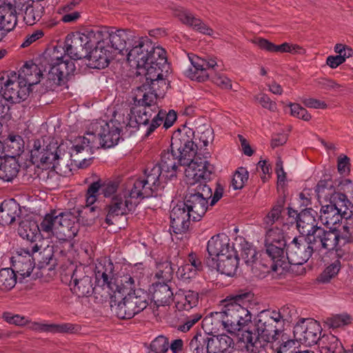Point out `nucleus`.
<instances>
[{"mask_svg":"<svg viewBox=\"0 0 353 353\" xmlns=\"http://www.w3.org/2000/svg\"><path fill=\"white\" fill-rule=\"evenodd\" d=\"M194 132L188 129L179 130L171 139V151L161 153V162L157 163L165 174V177L172 179L176 176L179 165L185 166V176L188 181L208 179L214 171L213 165L197 154L198 147L193 141Z\"/></svg>","mask_w":353,"mask_h":353,"instance_id":"f257e3e1","label":"nucleus"},{"mask_svg":"<svg viewBox=\"0 0 353 353\" xmlns=\"http://www.w3.org/2000/svg\"><path fill=\"white\" fill-rule=\"evenodd\" d=\"M58 53L54 50L48 59H45L42 63L43 70L32 62L26 63L17 79L29 88L38 83L41 77L46 79V87L50 90L64 85L74 75L76 66L72 61L59 57Z\"/></svg>","mask_w":353,"mask_h":353,"instance_id":"f03ea898","label":"nucleus"},{"mask_svg":"<svg viewBox=\"0 0 353 353\" xmlns=\"http://www.w3.org/2000/svg\"><path fill=\"white\" fill-rule=\"evenodd\" d=\"M122 125L116 119L97 120L90 123L83 137H79L77 143L71 148L70 157L76 165L83 167L86 163V157L81 153L92 152V149L109 148L117 145L121 138Z\"/></svg>","mask_w":353,"mask_h":353,"instance_id":"7ed1b4c3","label":"nucleus"},{"mask_svg":"<svg viewBox=\"0 0 353 353\" xmlns=\"http://www.w3.org/2000/svg\"><path fill=\"white\" fill-rule=\"evenodd\" d=\"M281 318L271 310L260 312L254 319V333L247 330L243 335L245 350L248 353H259L263 347L261 341L266 343L278 341L284 327Z\"/></svg>","mask_w":353,"mask_h":353,"instance_id":"20e7f679","label":"nucleus"},{"mask_svg":"<svg viewBox=\"0 0 353 353\" xmlns=\"http://www.w3.org/2000/svg\"><path fill=\"white\" fill-rule=\"evenodd\" d=\"M127 61L138 70L137 74L141 76L147 69L156 67L168 68L165 50L155 44L147 37L134 39L127 53Z\"/></svg>","mask_w":353,"mask_h":353,"instance_id":"39448f33","label":"nucleus"},{"mask_svg":"<svg viewBox=\"0 0 353 353\" xmlns=\"http://www.w3.org/2000/svg\"><path fill=\"white\" fill-rule=\"evenodd\" d=\"M148 72L143 73L141 81V85L138 86L135 94L142 103L154 105L159 97H163L168 88L167 77L170 73V67L164 69L163 67H156L147 69Z\"/></svg>","mask_w":353,"mask_h":353,"instance_id":"423d86ee","label":"nucleus"},{"mask_svg":"<svg viewBox=\"0 0 353 353\" xmlns=\"http://www.w3.org/2000/svg\"><path fill=\"white\" fill-rule=\"evenodd\" d=\"M254 294L250 291L240 292L228 300L223 312L228 322L229 333L236 334L252 321V314L248 306L252 301Z\"/></svg>","mask_w":353,"mask_h":353,"instance_id":"0eeeda50","label":"nucleus"},{"mask_svg":"<svg viewBox=\"0 0 353 353\" xmlns=\"http://www.w3.org/2000/svg\"><path fill=\"white\" fill-rule=\"evenodd\" d=\"M264 243L265 253L272 261V270L282 274L288 268V245L283 230L278 227L268 228Z\"/></svg>","mask_w":353,"mask_h":353,"instance_id":"6e6552de","label":"nucleus"},{"mask_svg":"<svg viewBox=\"0 0 353 353\" xmlns=\"http://www.w3.org/2000/svg\"><path fill=\"white\" fill-rule=\"evenodd\" d=\"M165 174L160 169L159 165L152 168H147L144 176L137 179H129L127 187L129 190V196L131 198L143 199L157 195V190L160 187V176Z\"/></svg>","mask_w":353,"mask_h":353,"instance_id":"1a4fd4ad","label":"nucleus"},{"mask_svg":"<svg viewBox=\"0 0 353 353\" xmlns=\"http://www.w3.org/2000/svg\"><path fill=\"white\" fill-rule=\"evenodd\" d=\"M116 294L111 297L110 307L118 318L128 319L141 312L148 305V294L141 289L130 291L121 300Z\"/></svg>","mask_w":353,"mask_h":353,"instance_id":"9d476101","label":"nucleus"},{"mask_svg":"<svg viewBox=\"0 0 353 353\" xmlns=\"http://www.w3.org/2000/svg\"><path fill=\"white\" fill-rule=\"evenodd\" d=\"M128 192L129 190L125 182L122 192L113 195L105 205V210L107 214L105 221L108 225L114 224L118 216L128 214L134 210L136 204L132 203L133 198L129 196Z\"/></svg>","mask_w":353,"mask_h":353,"instance_id":"9b49d317","label":"nucleus"},{"mask_svg":"<svg viewBox=\"0 0 353 353\" xmlns=\"http://www.w3.org/2000/svg\"><path fill=\"white\" fill-rule=\"evenodd\" d=\"M93 273L88 266L80 265L73 270L70 279V290L79 298L89 297L94 288L92 282Z\"/></svg>","mask_w":353,"mask_h":353,"instance_id":"f8f14e48","label":"nucleus"},{"mask_svg":"<svg viewBox=\"0 0 353 353\" xmlns=\"http://www.w3.org/2000/svg\"><path fill=\"white\" fill-rule=\"evenodd\" d=\"M30 88L17 79L16 74L5 80L0 78V96L10 103H19L25 101L30 94Z\"/></svg>","mask_w":353,"mask_h":353,"instance_id":"ddd939ff","label":"nucleus"},{"mask_svg":"<svg viewBox=\"0 0 353 353\" xmlns=\"http://www.w3.org/2000/svg\"><path fill=\"white\" fill-rule=\"evenodd\" d=\"M57 143L50 142L45 144L44 141L37 139L34 141L31 150V160L34 163H40L41 165H53L58 163L59 154Z\"/></svg>","mask_w":353,"mask_h":353,"instance_id":"4468645a","label":"nucleus"},{"mask_svg":"<svg viewBox=\"0 0 353 353\" xmlns=\"http://www.w3.org/2000/svg\"><path fill=\"white\" fill-rule=\"evenodd\" d=\"M321 331V327L316 321L302 319L294 327L293 333L296 341L312 345L320 341Z\"/></svg>","mask_w":353,"mask_h":353,"instance_id":"2eb2a0df","label":"nucleus"},{"mask_svg":"<svg viewBox=\"0 0 353 353\" xmlns=\"http://www.w3.org/2000/svg\"><path fill=\"white\" fill-rule=\"evenodd\" d=\"M313 252L312 247L304 236L295 237L287 246L288 265H302L309 260Z\"/></svg>","mask_w":353,"mask_h":353,"instance_id":"dca6fc26","label":"nucleus"},{"mask_svg":"<svg viewBox=\"0 0 353 353\" xmlns=\"http://www.w3.org/2000/svg\"><path fill=\"white\" fill-rule=\"evenodd\" d=\"M188 57L193 68L188 69L185 74L192 80L205 81L210 76L208 70L214 69L218 65L213 58L203 59L194 54L188 55Z\"/></svg>","mask_w":353,"mask_h":353,"instance_id":"f3484780","label":"nucleus"},{"mask_svg":"<svg viewBox=\"0 0 353 353\" xmlns=\"http://www.w3.org/2000/svg\"><path fill=\"white\" fill-rule=\"evenodd\" d=\"M108 42H105L108 48L112 49V53L123 54V50L128 52L130 49L134 41L137 37L134 32L130 30H117L115 32H108L107 39Z\"/></svg>","mask_w":353,"mask_h":353,"instance_id":"a211bd4d","label":"nucleus"},{"mask_svg":"<svg viewBox=\"0 0 353 353\" xmlns=\"http://www.w3.org/2000/svg\"><path fill=\"white\" fill-rule=\"evenodd\" d=\"M95 279L99 284L106 285L112 292L116 293L119 286L115 283L114 266L110 259H101L95 267Z\"/></svg>","mask_w":353,"mask_h":353,"instance_id":"6ab92c4d","label":"nucleus"},{"mask_svg":"<svg viewBox=\"0 0 353 353\" xmlns=\"http://www.w3.org/2000/svg\"><path fill=\"white\" fill-rule=\"evenodd\" d=\"M134 103L141 108L137 112V114L134 117L130 116L129 121L127 124L130 128H140L141 126H146L149 125L150 121L152 120L154 116H155L159 112V107L157 102H154V105L148 103H142L141 101L137 98V95L135 94L134 97Z\"/></svg>","mask_w":353,"mask_h":353,"instance_id":"aec40b11","label":"nucleus"},{"mask_svg":"<svg viewBox=\"0 0 353 353\" xmlns=\"http://www.w3.org/2000/svg\"><path fill=\"white\" fill-rule=\"evenodd\" d=\"M234 248L233 245L230 244V239L228 235L221 233L213 236L208 241L207 244V251L208 256L206 259H213L216 260L227 254H233Z\"/></svg>","mask_w":353,"mask_h":353,"instance_id":"412c9836","label":"nucleus"},{"mask_svg":"<svg viewBox=\"0 0 353 353\" xmlns=\"http://www.w3.org/2000/svg\"><path fill=\"white\" fill-rule=\"evenodd\" d=\"M210 176H211V174ZM210 179V177L208 179H201L198 181H193V179L188 181L192 185L197 184L195 188L190 187L188 189V192L195 194V195L208 201L209 199H211L210 205H214L222 197L223 188L220 184L216 183V188L213 194L212 188L206 183Z\"/></svg>","mask_w":353,"mask_h":353,"instance_id":"4be33fe9","label":"nucleus"},{"mask_svg":"<svg viewBox=\"0 0 353 353\" xmlns=\"http://www.w3.org/2000/svg\"><path fill=\"white\" fill-rule=\"evenodd\" d=\"M65 52L70 58V59H65V56H62L64 60H79L86 58L88 56V50H90L89 46H87L85 41L79 32L68 34L66 37L65 43ZM74 64V63H73Z\"/></svg>","mask_w":353,"mask_h":353,"instance_id":"5701e85b","label":"nucleus"},{"mask_svg":"<svg viewBox=\"0 0 353 353\" xmlns=\"http://www.w3.org/2000/svg\"><path fill=\"white\" fill-rule=\"evenodd\" d=\"M191 212L183 202L178 203L170 212V226L176 234L184 233L189 229Z\"/></svg>","mask_w":353,"mask_h":353,"instance_id":"b1692460","label":"nucleus"},{"mask_svg":"<svg viewBox=\"0 0 353 353\" xmlns=\"http://www.w3.org/2000/svg\"><path fill=\"white\" fill-rule=\"evenodd\" d=\"M208 266L212 269H216L218 272L229 276H234L238 269L239 257L236 252L233 250V254L228 253L216 260L205 259Z\"/></svg>","mask_w":353,"mask_h":353,"instance_id":"393cba45","label":"nucleus"},{"mask_svg":"<svg viewBox=\"0 0 353 353\" xmlns=\"http://www.w3.org/2000/svg\"><path fill=\"white\" fill-rule=\"evenodd\" d=\"M201 327L206 334L212 336L224 330L229 333L230 330L223 310L207 315L202 321Z\"/></svg>","mask_w":353,"mask_h":353,"instance_id":"a878e982","label":"nucleus"},{"mask_svg":"<svg viewBox=\"0 0 353 353\" xmlns=\"http://www.w3.org/2000/svg\"><path fill=\"white\" fill-rule=\"evenodd\" d=\"M113 57L112 51H110L105 44L100 43L88 53V65L92 68H105Z\"/></svg>","mask_w":353,"mask_h":353,"instance_id":"bb28decb","label":"nucleus"},{"mask_svg":"<svg viewBox=\"0 0 353 353\" xmlns=\"http://www.w3.org/2000/svg\"><path fill=\"white\" fill-rule=\"evenodd\" d=\"M75 216L70 212H63L57 214L56 236L60 239L73 237L76 234L74 228Z\"/></svg>","mask_w":353,"mask_h":353,"instance_id":"cd10ccee","label":"nucleus"},{"mask_svg":"<svg viewBox=\"0 0 353 353\" xmlns=\"http://www.w3.org/2000/svg\"><path fill=\"white\" fill-rule=\"evenodd\" d=\"M233 339L225 334H219L208 338L207 341V353H230L234 347Z\"/></svg>","mask_w":353,"mask_h":353,"instance_id":"c85d7f7f","label":"nucleus"},{"mask_svg":"<svg viewBox=\"0 0 353 353\" xmlns=\"http://www.w3.org/2000/svg\"><path fill=\"white\" fill-rule=\"evenodd\" d=\"M183 203L191 212L193 221H200L208 210V201L190 192L186 194Z\"/></svg>","mask_w":353,"mask_h":353,"instance_id":"c756f323","label":"nucleus"},{"mask_svg":"<svg viewBox=\"0 0 353 353\" xmlns=\"http://www.w3.org/2000/svg\"><path fill=\"white\" fill-rule=\"evenodd\" d=\"M176 15L183 24L191 27L193 30L209 36L213 34L212 28L190 12L181 10L177 11Z\"/></svg>","mask_w":353,"mask_h":353,"instance_id":"7c9ffc66","label":"nucleus"},{"mask_svg":"<svg viewBox=\"0 0 353 353\" xmlns=\"http://www.w3.org/2000/svg\"><path fill=\"white\" fill-rule=\"evenodd\" d=\"M315 214H316V212L311 208H306L299 212V217L296 223L297 229L301 234V236H305L314 230V228L319 227L315 219Z\"/></svg>","mask_w":353,"mask_h":353,"instance_id":"2f4dec72","label":"nucleus"},{"mask_svg":"<svg viewBox=\"0 0 353 353\" xmlns=\"http://www.w3.org/2000/svg\"><path fill=\"white\" fill-rule=\"evenodd\" d=\"M152 287V299L155 303L158 306L170 305L173 301V292L168 283H156Z\"/></svg>","mask_w":353,"mask_h":353,"instance_id":"473e14b6","label":"nucleus"},{"mask_svg":"<svg viewBox=\"0 0 353 353\" xmlns=\"http://www.w3.org/2000/svg\"><path fill=\"white\" fill-rule=\"evenodd\" d=\"M79 33L81 34L83 41H85L87 46H89L90 49L94 45L105 44L107 35H108V30L100 28L85 29L83 32H79Z\"/></svg>","mask_w":353,"mask_h":353,"instance_id":"72a5a7b5","label":"nucleus"},{"mask_svg":"<svg viewBox=\"0 0 353 353\" xmlns=\"http://www.w3.org/2000/svg\"><path fill=\"white\" fill-rule=\"evenodd\" d=\"M327 203L338 210V212L343 215L344 219H348L353 216V205L345 194L337 192L330 197Z\"/></svg>","mask_w":353,"mask_h":353,"instance_id":"f704fd0d","label":"nucleus"},{"mask_svg":"<svg viewBox=\"0 0 353 353\" xmlns=\"http://www.w3.org/2000/svg\"><path fill=\"white\" fill-rule=\"evenodd\" d=\"M13 30L17 23V10L9 0H0V23Z\"/></svg>","mask_w":353,"mask_h":353,"instance_id":"c9c22d12","label":"nucleus"},{"mask_svg":"<svg viewBox=\"0 0 353 353\" xmlns=\"http://www.w3.org/2000/svg\"><path fill=\"white\" fill-rule=\"evenodd\" d=\"M163 122V128L168 129L176 120V114L174 110H170L168 113L163 110H159L158 113L154 116L152 122L147 128L146 136H149L155 129Z\"/></svg>","mask_w":353,"mask_h":353,"instance_id":"e433bc0d","label":"nucleus"},{"mask_svg":"<svg viewBox=\"0 0 353 353\" xmlns=\"http://www.w3.org/2000/svg\"><path fill=\"white\" fill-rule=\"evenodd\" d=\"M20 165L14 157L5 159L0 163V179L5 182H11L17 177Z\"/></svg>","mask_w":353,"mask_h":353,"instance_id":"4c0bfd02","label":"nucleus"},{"mask_svg":"<svg viewBox=\"0 0 353 353\" xmlns=\"http://www.w3.org/2000/svg\"><path fill=\"white\" fill-rule=\"evenodd\" d=\"M319 219L323 224L331 228L339 223L344 217L338 210L326 203L321 206Z\"/></svg>","mask_w":353,"mask_h":353,"instance_id":"58836bf2","label":"nucleus"},{"mask_svg":"<svg viewBox=\"0 0 353 353\" xmlns=\"http://www.w3.org/2000/svg\"><path fill=\"white\" fill-rule=\"evenodd\" d=\"M319 347L321 353H346L341 341L333 334L323 335Z\"/></svg>","mask_w":353,"mask_h":353,"instance_id":"ea45409f","label":"nucleus"},{"mask_svg":"<svg viewBox=\"0 0 353 353\" xmlns=\"http://www.w3.org/2000/svg\"><path fill=\"white\" fill-rule=\"evenodd\" d=\"M18 204L14 199L5 200L0 205V224L9 225L15 221Z\"/></svg>","mask_w":353,"mask_h":353,"instance_id":"a19ab883","label":"nucleus"},{"mask_svg":"<svg viewBox=\"0 0 353 353\" xmlns=\"http://www.w3.org/2000/svg\"><path fill=\"white\" fill-rule=\"evenodd\" d=\"M34 260L37 261L38 268L43 270L52 271L57 264L52 247L43 249L34 258Z\"/></svg>","mask_w":353,"mask_h":353,"instance_id":"79ce46f5","label":"nucleus"},{"mask_svg":"<svg viewBox=\"0 0 353 353\" xmlns=\"http://www.w3.org/2000/svg\"><path fill=\"white\" fill-rule=\"evenodd\" d=\"M199 302V294L192 290H188L182 294H176V307L179 310H187L196 306Z\"/></svg>","mask_w":353,"mask_h":353,"instance_id":"37998d69","label":"nucleus"},{"mask_svg":"<svg viewBox=\"0 0 353 353\" xmlns=\"http://www.w3.org/2000/svg\"><path fill=\"white\" fill-rule=\"evenodd\" d=\"M18 233L23 239L33 243L40 236V229L35 221H23L18 228Z\"/></svg>","mask_w":353,"mask_h":353,"instance_id":"c03bdc74","label":"nucleus"},{"mask_svg":"<svg viewBox=\"0 0 353 353\" xmlns=\"http://www.w3.org/2000/svg\"><path fill=\"white\" fill-rule=\"evenodd\" d=\"M23 20L28 26H32L39 21L44 12V6L40 3L32 1L30 6L25 8Z\"/></svg>","mask_w":353,"mask_h":353,"instance_id":"a18cd8bd","label":"nucleus"},{"mask_svg":"<svg viewBox=\"0 0 353 353\" xmlns=\"http://www.w3.org/2000/svg\"><path fill=\"white\" fill-rule=\"evenodd\" d=\"M315 192L318 199L323 200L325 203H327L330 197L337 192L331 179L320 180L315 188Z\"/></svg>","mask_w":353,"mask_h":353,"instance_id":"49530a36","label":"nucleus"},{"mask_svg":"<svg viewBox=\"0 0 353 353\" xmlns=\"http://www.w3.org/2000/svg\"><path fill=\"white\" fill-rule=\"evenodd\" d=\"M17 274L12 268H2L0 270V291L9 292L17 284Z\"/></svg>","mask_w":353,"mask_h":353,"instance_id":"de8ad7c7","label":"nucleus"},{"mask_svg":"<svg viewBox=\"0 0 353 353\" xmlns=\"http://www.w3.org/2000/svg\"><path fill=\"white\" fill-rule=\"evenodd\" d=\"M339 231L337 230H325L323 236L321 248L327 250H339Z\"/></svg>","mask_w":353,"mask_h":353,"instance_id":"09e8293b","label":"nucleus"},{"mask_svg":"<svg viewBox=\"0 0 353 353\" xmlns=\"http://www.w3.org/2000/svg\"><path fill=\"white\" fill-rule=\"evenodd\" d=\"M285 205L284 199H279L270 212L264 217L263 224L265 228L272 226L281 217Z\"/></svg>","mask_w":353,"mask_h":353,"instance_id":"8fccbe9b","label":"nucleus"},{"mask_svg":"<svg viewBox=\"0 0 353 353\" xmlns=\"http://www.w3.org/2000/svg\"><path fill=\"white\" fill-rule=\"evenodd\" d=\"M174 268L170 261H165L159 262L157 265L155 276L161 279L163 282L169 283L173 277Z\"/></svg>","mask_w":353,"mask_h":353,"instance_id":"3c124183","label":"nucleus"},{"mask_svg":"<svg viewBox=\"0 0 353 353\" xmlns=\"http://www.w3.org/2000/svg\"><path fill=\"white\" fill-rule=\"evenodd\" d=\"M57 214L55 210L51 212L50 214H47L41 223H40L39 229L40 232H43L47 233L48 234H56V229H57Z\"/></svg>","mask_w":353,"mask_h":353,"instance_id":"603ef678","label":"nucleus"},{"mask_svg":"<svg viewBox=\"0 0 353 353\" xmlns=\"http://www.w3.org/2000/svg\"><path fill=\"white\" fill-rule=\"evenodd\" d=\"M341 269V262L339 260L328 265L317 277V281L321 283H327L335 277Z\"/></svg>","mask_w":353,"mask_h":353,"instance_id":"864d4df0","label":"nucleus"},{"mask_svg":"<svg viewBox=\"0 0 353 353\" xmlns=\"http://www.w3.org/2000/svg\"><path fill=\"white\" fill-rule=\"evenodd\" d=\"M325 230L321 227H317L304 236L307 243L312 247L313 251L321 248Z\"/></svg>","mask_w":353,"mask_h":353,"instance_id":"5fc2aeb1","label":"nucleus"},{"mask_svg":"<svg viewBox=\"0 0 353 353\" xmlns=\"http://www.w3.org/2000/svg\"><path fill=\"white\" fill-rule=\"evenodd\" d=\"M256 255L257 252L252 245L248 242L241 244V256L247 265L252 266L256 263Z\"/></svg>","mask_w":353,"mask_h":353,"instance_id":"6e6d98bb","label":"nucleus"},{"mask_svg":"<svg viewBox=\"0 0 353 353\" xmlns=\"http://www.w3.org/2000/svg\"><path fill=\"white\" fill-rule=\"evenodd\" d=\"M352 317L347 314H336L327 318L325 323L330 328H339L351 323Z\"/></svg>","mask_w":353,"mask_h":353,"instance_id":"4d7b16f0","label":"nucleus"},{"mask_svg":"<svg viewBox=\"0 0 353 353\" xmlns=\"http://www.w3.org/2000/svg\"><path fill=\"white\" fill-rule=\"evenodd\" d=\"M249 176L248 171L243 167L239 168L234 172L232 180V186L234 190H241L243 188Z\"/></svg>","mask_w":353,"mask_h":353,"instance_id":"13d9d810","label":"nucleus"},{"mask_svg":"<svg viewBox=\"0 0 353 353\" xmlns=\"http://www.w3.org/2000/svg\"><path fill=\"white\" fill-rule=\"evenodd\" d=\"M208 338L203 336L200 332L196 333L189 343L190 350L194 353H203L205 347H207Z\"/></svg>","mask_w":353,"mask_h":353,"instance_id":"bf43d9fd","label":"nucleus"},{"mask_svg":"<svg viewBox=\"0 0 353 353\" xmlns=\"http://www.w3.org/2000/svg\"><path fill=\"white\" fill-rule=\"evenodd\" d=\"M8 147L10 152L14 155H19L23 149V140L19 135H9L8 138Z\"/></svg>","mask_w":353,"mask_h":353,"instance_id":"052dcab7","label":"nucleus"},{"mask_svg":"<svg viewBox=\"0 0 353 353\" xmlns=\"http://www.w3.org/2000/svg\"><path fill=\"white\" fill-rule=\"evenodd\" d=\"M201 318L202 315L198 312L187 315L183 323L177 325V330L184 333L188 332Z\"/></svg>","mask_w":353,"mask_h":353,"instance_id":"680f3d73","label":"nucleus"},{"mask_svg":"<svg viewBox=\"0 0 353 353\" xmlns=\"http://www.w3.org/2000/svg\"><path fill=\"white\" fill-rule=\"evenodd\" d=\"M80 331L79 325L72 323H52V333L75 334Z\"/></svg>","mask_w":353,"mask_h":353,"instance_id":"e2e57ef3","label":"nucleus"},{"mask_svg":"<svg viewBox=\"0 0 353 353\" xmlns=\"http://www.w3.org/2000/svg\"><path fill=\"white\" fill-rule=\"evenodd\" d=\"M169 347L168 339L163 336H159L150 344V349L155 353H165Z\"/></svg>","mask_w":353,"mask_h":353,"instance_id":"0e129e2a","label":"nucleus"},{"mask_svg":"<svg viewBox=\"0 0 353 353\" xmlns=\"http://www.w3.org/2000/svg\"><path fill=\"white\" fill-rule=\"evenodd\" d=\"M102 183L99 180L92 183L86 192V203L89 205L93 204L97 201L99 192L101 191Z\"/></svg>","mask_w":353,"mask_h":353,"instance_id":"69168bd1","label":"nucleus"},{"mask_svg":"<svg viewBox=\"0 0 353 353\" xmlns=\"http://www.w3.org/2000/svg\"><path fill=\"white\" fill-rule=\"evenodd\" d=\"M296 341L292 339L284 341L282 339V343L276 347V353H298V352H300V350L296 345Z\"/></svg>","mask_w":353,"mask_h":353,"instance_id":"338daca9","label":"nucleus"},{"mask_svg":"<svg viewBox=\"0 0 353 353\" xmlns=\"http://www.w3.org/2000/svg\"><path fill=\"white\" fill-rule=\"evenodd\" d=\"M290 52L292 54L305 53V50L297 44L285 42L281 45H276L275 52Z\"/></svg>","mask_w":353,"mask_h":353,"instance_id":"774afa93","label":"nucleus"}]
</instances>
